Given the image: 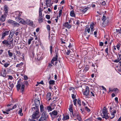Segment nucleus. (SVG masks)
Instances as JSON below:
<instances>
[{
	"mask_svg": "<svg viewBox=\"0 0 121 121\" xmlns=\"http://www.w3.org/2000/svg\"><path fill=\"white\" fill-rule=\"evenodd\" d=\"M85 109L89 112L90 111V110L86 106L85 107Z\"/></svg>",
	"mask_w": 121,
	"mask_h": 121,
	"instance_id": "54",
	"label": "nucleus"
},
{
	"mask_svg": "<svg viewBox=\"0 0 121 121\" xmlns=\"http://www.w3.org/2000/svg\"><path fill=\"white\" fill-rule=\"evenodd\" d=\"M89 68L90 67L89 65H86L83 70V72L84 73H85L88 70Z\"/></svg>",
	"mask_w": 121,
	"mask_h": 121,
	"instance_id": "14",
	"label": "nucleus"
},
{
	"mask_svg": "<svg viewBox=\"0 0 121 121\" xmlns=\"http://www.w3.org/2000/svg\"><path fill=\"white\" fill-rule=\"evenodd\" d=\"M63 25L64 26L69 29H70L71 27V25L70 24H69L68 22H65Z\"/></svg>",
	"mask_w": 121,
	"mask_h": 121,
	"instance_id": "11",
	"label": "nucleus"
},
{
	"mask_svg": "<svg viewBox=\"0 0 121 121\" xmlns=\"http://www.w3.org/2000/svg\"><path fill=\"white\" fill-rule=\"evenodd\" d=\"M0 63L2 65H4V66L6 68L9 65V63H5L4 64L2 63V62L1 61H0Z\"/></svg>",
	"mask_w": 121,
	"mask_h": 121,
	"instance_id": "30",
	"label": "nucleus"
},
{
	"mask_svg": "<svg viewBox=\"0 0 121 121\" xmlns=\"http://www.w3.org/2000/svg\"><path fill=\"white\" fill-rule=\"evenodd\" d=\"M15 19L17 21L25 25L26 23V21L20 17H15Z\"/></svg>",
	"mask_w": 121,
	"mask_h": 121,
	"instance_id": "6",
	"label": "nucleus"
},
{
	"mask_svg": "<svg viewBox=\"0 0 121 121\" xmlns=\"http://www.w3.org/2000/svg\"><path fill=\"white\" fill-rule=\"evenodd\" d=\"M70 51L69 50V51H68L66 52V54L67 55H69V54L70 53Z\"/></svg>",
	"mask_w": 121,
	"mask_h": 121,
	"instance_id": "64",
	"label": "nucleus"
},
{
	"mask_svg": "<svg viewBox=\"0 0 121 121\" xmlns=\"http://www.w3.org/2000/svg\"><path fill=\"white\" fill-rule=\"evenodd\" d=\"M46 3V5H49L50 4L51 2L50 0H46L45 1Z\"/></svg>",
	"mask_w": 121,
	"mask_h": 121,
	"instance_id": "37",
	"label": "nucleus"
},
{
	"mask_svg": "<svg viewBox=\"0 0 121 121\" xmlns=\"http://www.w3.org/2000/svg\"><path fill=\"white\" fill-rule=\"evenodd\" d=\"M39 113L37 111L34 112L33 113L31 116V119H29L28 121H36L35 119L37 120L39 117Z\"/></svg>",
	"mask_w": 121,
	"mask_h": 121,
	"instance_id": "3",
	"label": "nucleus"
},
{
	"mask_svg": "<svg viewBox=\"0 0 121 121\" xmlns=\"http://www.w3.org/2000/svg\"><path fill=\"white\" fill-rule=\"evenodd\" d=\"M73 104H72L70 105L69 108V111L71 112H73V110L72 109V107L73 106Z\"/></svg>",
	"mask_w": 121,
	"mask_h": 121,
	"instance_id": "24",
	"label": "nucleus"
},
{
	"mask_svg": "<svg viewBox=\"0 0 121 121\" xmlns=\"http://www.w3.org/2000/svg\"><path fill=\"white\" fill-rule=\"evenodd\" d=\"M50 53L51 54H52V46H50Z\"/></svg>",
	"mask_w": 121,
	"mask_h": 121,
	"instance_id": "50",
	"label": "nucleus"
},
{
	"mask_svg": "<svg viewBox=\"0 0 121 121\" xmlns=\"http://www.w3.org/2000/svg\"><path fill=\"white\" fill-rule=\"evenodd\" d=\"M8 7L6 5H5L4 7V10L5 11V12L4 13H5V15H6V14H7L8 12Z\"/></svg>",
	"mask_w": 121,
	"mask_h": 121,
	"instance_id": "16",
	"label": "nucleus"
},
{
	"mask_svg": "<svg viewBox=\"0 0 121 121\" xmlns=\"http://www.w3.org/2000/svg\"><path fill=\"white\" fill-rule=\"evenodd\" d=\"M9 41L7 40H4V41L2 42L3 44L9 45V44H10V43H9Z\"/></svg>",
	"mask_w": 121,
	"mask_h": 121,
	"instance_id": "23",
	"label": "nucleus"
},
{
	"mask_svg": "<svg viewBox=\"0 0 121 121\" xmlns=\"http://www.w3.org/2000/svg\"><path fill=\"white\" fill-rule=\"evenodd\" d=\"M51 106H49L47 107V109L49 111H51L52 109H54V108L52 109V108L51 107Z\"/></svg>",
	"mask_w": 121,
	"mask_h": 121,
	"instance_id": "32",
	"label": "nucleus"
},
{
	"mask_svg": "<svg viewBox=\"0 0 121 121\" xmlns=\"http://www.w3.org/2000/svg\"><path fill=\"white\" fill-rule=\"evenodd\" d=\"M8 55L9 57H11L13 56V53L10 52V50H9L8 51Z\"/></svg>",
	"mask_w": 121,
	"mask_h": 121,
	"instance_id": "40",
	"label": "nucleus"
},
{
	"mask_svg": "<svg viewBox=\"0 0 121 121\" xmlns=\"http://www.w3.org/2000/svg\"><path fill=\"white\" fill-rule=\"evenodd\" d=\"M17 107V105L16 104H15L13 106L12 108H9L8 109H6L5 110L7 112H8L10 111V110L15 108Z\"/></svg>",
	"mask_w": 121,
	"mask_h": 121,
	"instance_id": "13",
	"label": "nucleus"
},
{
	"mask_svg": "<svg viewBox=\"0 0 121 121\" xmlns=\"http://www.w3.org/2000/svg\"><path fill=\"white\" fill-rule=\"evenodd\" d=\"M105 52L107 55L108 54V48H107L105 49Z\"/></svg>",
	"mask_w": 121,
	"mask_h": 121,
	"instance_id": "57",
	"label": "nucleus"
},
{
	"mask_svg": "<svg viewBox=\"0 0 121 121\" xmlns=\"http://www.w3.org/2000/svg\"><path fill=\"white\" fill-rule=\"evenodd\" d=\"M116 113V111L115 110H114V111L112 112L111 113V115L112 116L110 117L111 119H112L114 117H115V114Z\"/></svg>",
	"mask_w": 121,
	"mask_h": 121,
	"instance_id": "20",
	"label": "nucleus"
},
{
	"mask_svg": "<svg viewBox=\"0 0 121 121\" xmlns=\"http://www.w3.org/2000/svg\"><path fill=\"white\" fill-rule=\"evenodd\" d=\"M102 88L105 91H106V88L103 86H101Z\"/></svg>",
	"mask_w": 121,
	"mask_h": 121,
	"instance_id": "63",
	"label": "nucleus"
},
{
	"mask_svg": "<svg viewBox=\"0 0 121 121\" xmlns=\"http://www.w3.org/2000/svg\"><path fill=\"white\" fill-rule=\"evenodd\" d=\"M14 21L12 20L9 19L8 20L7 22L8 23L13 25V23L14 22Z\"/></svg>",
	"mask_w": 121,
	"mask_h": 121,
	"instance_id": "36",
	"label": "nucleus"
},
{
	"mask_svg": "<svg viewBox=\"0 0 121 121\" xmlns=\"http://www.w3.org/2000/svg\"><path fill=\"white\" fill-rule=\"evenodd\" d=\"M89 88L88 86H86L85 90H83L82 91L84 95L87 96L89 94Z\"/></svg>",
	"mask_w": 121,
	"mask_h": 121,
	"instance_id": "5",
	"label": "nucleus"
},
{
	"mask_svg": "<svg viewBox=\"0 0 121 121\" xmlns=\"http://www.w3.org/2000/svg\"><path fill=\"white\" fill-rule=\"evenodd\" d=\"M46 17L47 19H49L50 18V16L49 15H46Z\"/></svg>",
	"mask_w": 121,
	"mask_h": 121,
	"instance_id": "58",
	"label": "nucleus"
},
{
	"mask_svg": "<svg viewBox=\"0 0 121 121\" xmlns=\"http://www.w3.org/2000/svg\"><path fill=\"white\" fill-rule=\"evenodd\" d=\"M26 23L30 26L33 27V23L31 20L27 19L26 20Z\"/></svg>",
	"mask_w": 121,
	"mask_h": 121,
	"instance_id": "8",
	"label": "nucleus"
},
{
	"mask_svg": "<svg viewBox=\"0 0 121 121\" xmlns=\"http://www.w3.org/2000/svg\"><path fill=\"white\" fill-rule=\"evenodd\" d=\"M40 103V100L37 99H35V107H32V109L34 112H37L39 113V107Z\"/></svg>",
	"mask_w": 121,
	"mask_h": 121,
	"instance_id": "2",
	"label": "nucleus"
},
{
	"mask_svg": "<svg viewBox=\"0 0 121 121\" xmlns=\"http://www.w3.org/2000/svg\"><path fill=\"white\" fill-rule=\"evenodd\" d=\"M10 30H9L7 31H5L4 32L3 31L2 33V36L1 38V39H4V37L6 35H8L9 34Z\"/></svg>",
	"mask_w": 121,
	"mask_h": 121,
	"instance_id": "7",
	"label": "nucleus"
},
{
	"mask_svg": "<svg viewBox=\"0 0 121 121\" xmlns=\"http://www.w3.org/2000/svg\"><path fill=\"white\" fill-rule=\"evenodd\" d=\"M108 114L109 113L103 114V117H102V118H105L106 120L108 119L109 117Z\"/></svg>",
	"mask_w": 121,
	"mask_h": 121,
	"instance_id": "21",
	"label": "nucleus"
},
{
	"mask_svg": "<svg viewBox=\"0 0 121 121\" xmlns=\"http://www.w3.org/2000/svg\"><path fill=\"white\" fill-rule=\"evenodd\" d=\"M49 114L52 117L54 118V116L57 114V112L56 111L54 110L52 112H50Z\"/></svg>",
	"mask_w": 121,
	"mask_h": 121,
	"instance_id": "10",
	"label": "nucleus"
},
{
	"mask_svg": "<svg viewBox=\"0 0 121 121\" xmlns=\"http://www.w3.org/2000/svg\"><path fill=\"white\" fill-rule=\"evenodd\" d=\"M7 16V14H6V15H5V13H4V14L2 15L0 17V20L2 22H4V21L5 20V17Z\"/></svg>",
	"mask_w": 121,
	"mask_h": 121,
	"instance_id": "12",
	"label": "nucleus"
},
{
	"mask_svg": "<svg viewBox=\"0 0 121 121\" xmlns=\"http://www.w3.org/2000/svg\"><path fill=\"white\" fill-rule=\"evenodd\" d=\"M55 81L53 80H51L49 81V83L50 84H53L55 83Z\"/></svg>",
	"mask_w": 121,
	"mask_h": 121,
	"instance_id": "44",
	"label": "nucleus"
},
{
	"mask_svg": "<svg viewBox=\"0 0 121 121\" xmlns=\"http://www.w3.org/2000/svg\"><path fill=\"white\" fill-rule=\"evenodd\" d=\"M109 21L108 18L106 19V20H105L103 22L102 25L104 27L106 26H107L109 24Z\"/></svg>",
	"mask_w": 121,
	"mask_h": 121,
	"instance_id": "9",
	"label": "nucleus"
},
{
	"mask_svg": "<svg viewBox=\"0 0 121 121\" xmlns=\"http://www.w3.org/2000/svg\"><path fill=\"white\" fill-rule=\"evenodd\" d=\"M69 118V117L68 115H66L65 116H64L63 117V120L65 119L67 120Z\"/></svg>",
	"mask_w": 121,
	"mask_h": 121,
	"instance_id": "42",
	"label": "nucleus"
},
{
	"mask_svg": "<svg viewBox=\"0 0 121 121\" xmlns=\"http://www.w3.org/2000/svg\"><path fill=\"white\" fill-rule=\"evenodd\" d=\"M90 28L88 27H86L85 30V31L86 32H87L88 33H89L90 31Z\"/></svg>",
	"mask_w": 121,
	"mask_h": 121,
	"instance_id": "33",
	"label": "nucleus"
},
{
	"mask_svg": "<svg viewBox=\"0 0 121 121\" xmlns=\"http://www.w3.org/2000/svg\"><path fill=\"white\" fill-rule=\"evenodd\" d=\"M21 79H20L18 81L16 87L18 91L20 89L21 92H22L25 88V85L27 86L28 85V83L27 81H26L24 82V84H23L21 81Z\"/></svg>",
	"mask_w": 121,
	"mask_h": 121,
	"instance_id": "1",
	"label": "nucleus"
},
{
	"mask_svg": "<svg viewBox=\"0 0 121 121\" xmlns=\"http://www.w3.org/2000/svg\"><path fill=\"white\" fill-rule=\"evenodd\" d=\"M95 92H94L93 91H92L91 92V93H90V95H91V96H95Z\"/></svg>",
	"mask_w": 121,
	"mask_h": 121,
	"instance_id": "51",
	"label": "nucleus"
},
{
	"mask_svg": "<svg viewBox=\"0 0 121 121\" xmlns=\"http://www.w3.org/2000/svg\"><path fill=\"white\" fill-rule=\"evenodd\" d=\"M8 80H12L13 79L12 76L8 75Z\"/></svg>",
	"mask_w": 121,
	"mask_h": 121,
	"instance_id": "47",
	"label": "nucleus"
},
{
	"mask_svg": "<svg viewBox=\"0 0 121 121\" xmlns=\"http://www.w3.org/2000/svg\"><path fill=\"white\" fill-rule=\"evenodd\" d=\"M51 94L50 92H48L47 93L46 95V99L48 100L49 101L51 99Z\"/></svg>",
	"mask_w": 121,
	"mask_h": 121,
	"instance_id": "17",
	"label": "nucleus"
},
{
	"mask_svg": "<svg viewBox=\"0 0 121 121\" xmlns=\"http://www.w3.org/2000/svg\"><path fill=\"white\" fill-rule=\"evenodd\" d=\"M76 117H77V119L78 120V121H82V118L79 114H78V115Z\"/></svg>",
	"mask_w": 121,
	"mask_h": 121,
	"instance_id": "35",
	"label": "nucleus"
},
{
	"mask_svg": "<svg viewBox=\"0 0 121 121\" xmlns=\"http://www.w3.org/2000/svg\"><path fill=\"white\" fill-rule=\"evenodd\" d=\"M47 29L49 30V32L50 30V26L49 25H48L47 26Z\"/></svg>",
	"mask_w": 121,
	"mask_h": 121,
	"instance_id": "59",
	"label": "nucleus"
},
{
	"mask_svg": "<svg viewBox=\"0 0 121 121\" xmlns=\"http://www.w3.org/2000/svg\"><path fill=\"white\" fill-rule=\"evenodd\" d=\"M70 15L72 17H75V14L74 13V11L72 10L70 12Z\"/></svg>",
	"mask_w": 121,
	"mask_h": 121,
	"instance_id": "27",
	"label": "nucleus"
},
{
	"mask_svg": "<svg viewBox=\"0 0 121 121\" xmlns=\"http://www.w3.org/2000/svg\"><path fill=\"white\" fill-rule=\"evenodd\" d=\"M14 33V32L12 30H11L10 31L9 35H11L12 36H13Z\"/></svg>",
	"mask_w": 121,
	"mask_h": 121,
	"instance_id": "48",
	"label": "nucleus"
},
{
	"mask_svg": "<svg viewBox=\"0 0 121 121\" xmlns=\"http://www.w3.org/2000/svg\"><path fill=\"white\" fill-rule=\"evenodd\" d=\"M108 113V111L106 109H104L103 110V114H106Z\"/></svg>",
	"mask_w": 121,
	"mask_h": 121,
	"instance_id": "39",
	"label": "nucleus"
},
{
	"mask_svg": "<svg viewBox=\"0 0 121 121\" xmlns=\"http://www.w3.org/2000/svg\"><path fill=\"white\" fill-rule=\"evenodd\" d=\"M116 32L117 33H121V30L120 29H116Z\"/></svg>",
	"mask_w": 121,
	"mask_h": 121,
	"instance_id": "55",
	"label": "nucleus"
},
{
	"mask_svg": "<svg viewBox=\"0 0 121 121\" xmlns=\"http://www.w3.org/2000/svg\"><path fill=\"white\" fill-rule=\"evenodd\" d=\"M120 60H119V58H118L117 59H116L114 61V62H115L117 63Z\"/></svg>",
	"mask_w": 121,
	"mask_h": 121,
	"instance_id": "60",
	"label": "nucleus"
},
{
	"mask_svg": "<svg viewBox=\"0 0 121 121\" xmlns=\"http://www.w3.org/2000/svg\"><path fill=\"white\" fill-rule=\"evenodd\" d=\"M33 39V37H30V39H28V44L30 45L31 43V42Z\"/></svg>",
	"mask_w": 121,
	"mask_h": 121,
	"instance_id": "43",
	"label": "nucleus"
},
{
	"mask_svg": "<svg viewBox=\"0 0 121 121\" xmlns=\"http://www.w3.org/2000/svg\"><path fill=\"white\" fill-rule=\"evenodd\" d=\"M59 17H60L61 16L62 13V10L60 9L59 11Z\"/></svg>",
	"mask_w": 121,
	"mask_h": 121,
	"instance_id": "53",
	"label": "nucleus"
},
{
	"mask_svg": "<svg viewBox=\"0 0 121 121\" xmlns=\"http://www.w3.org/2000/svg\"><path fill=\"white\" fill-rule=\"evenodd\" d=\"M112 91H115L117 93H118L119 92V90L117 88L114 89L112 90Z\"/></svg>",
	"mask_w": 121,
	"mask_h": 121,
	"instance_id": "41",
	"label": "nucleus"
},
{
	"mask_svg": "<svg viewBox=\"0 0 121 121\" xmlns=\"http://www.w3.org/2000/svg\"><path fill=\"white\" fill-rule=\"evenodd\" d=\"M77 104L79 106H81V101L80 99H78L77 102Z\"/></svg>",
	"mask_w": 121,
	"mask_h": 121,
	"instance_id": "46",
	"label": "nucleus"
},
{
	"mask_svg": "<svg viewBox=\"0 0 121 121\" xmlns=\"http://www.w3.org/2000/svg\"><path fill=\"white\" fill-rule=\"evenodd\" d=\"M13 37V36L9 35V38L7 39L9 41V42H10V43H13V38H12Z\"/></svg>",
	"mask_w": 121,
	"mask_h": 121,
	"instance_id": "15",
	"label": "nucleus"
},
{
	"mask_svg": "<svg viewBox=\"0 0 121 121\" xmlns=\"http://www.w3.org/2000/svg\"><path fill=\"white\" fill-rule=\"evenodd\" d=\"M22 13V12H19V11H17L16 12V13L15 14V15H16V17H20V16L21 14Z\"/></svg>",
	"mask_w": 121,
	"mask_h": 121,
	"instance_id": "18",
	"label": "nucleus"
},
{
	"mask_svg": "<svg viewBox=\"0 0 121 121\" xmlns=\"http://www.w3.org/2000/svg\"><path fill=\"white\" fill-rule=\"evenodd\" d=\"M89 8V7H87L85 8H83L82 11L84 13Z\"/></svg>",
	"mask_w": 121,
	"mask_h": 121,
	"instance_id": "38",
	"label": "nucleus"
},
{
	"mask_svg": "<svg viewBox=\"0 0 121 121\" xmlns=\"http://www.w3.org/2000/svg\"><path fill=\"white\" fill-rule=\"evenodd\" d=\"M51 35L52 36L51 39H52V41H53V40H54V38L55 37L54 35V34H51Z\"/></svg>",
	"mask_w": 121,
	"mask_h": 121,
	"instance_id": "56",
	"label": "nucleus"
},
{
	"mask_svg": "<svg viewBox=\"0 0 121 121\" xmlns=\"http://www.w3.org/2000/svg\"><path fill=\"white\" fill-rule=\"evenodd\" d=\"M77 101V99H75L73 101L74 104L75 106H76V105Z\"/></svg>",
	"mask_w": 121,
	"mask_h": 121,
	"instance_id": "52",
	"label": "nucleus"
},
{
	"mask_svg": "<svg viewBox=\"0 0 121 121\" xmlns=\"http://www.w3.org/2000/svg\"><path fill=\"white\" fill-rule=\"evenodd\" d=\"M120 45L118 44L117 45L116 47L118 50H119L120 49Z\"/></svg>",
	"mask_w": 121,
	"mask_h": 121,
	"instance_id": "62",
	"label": "nucleus"
},
{
	"mask_svg": "<svg viewBox=\"0 0 121 121\" xmlns=\"http://www.w3.org/2000/svg\"><path fill=\"white\" fill-rule=\"evenodd\" d=\"M9 86L11 88H12L13 87V84H11L9 82Z\"/></svg>",
	"mask_w": 121,
	"mask_h": 121,
	"instance_id": "61",
	"label": "nucleus"
},
{
	"mask_svg": "<svg viewBox=\"0 0 121 121\" xmlns=\"http://www.w3.org/2000/svg\"><path fill=\"white\" fill-rule=\"evenodd\" d=\"M40 110L41 112H42L44 111V107L43 105H41L40 106Z\"/></svg>",
	"mask_w": 121,
	"mask_h": 121,
	"instance_id": "34",
	"label": "nucleus"
},
{
	"mask_svg": "<svg viewBox=\"0 0 121 121\" xmlns=\"http://www.w3.org/2000/svg\"><path fill=\"white\" fill-rule=\"evenodd\" d=\"M108 18H106V17L104 15H103V17L102 18V20L104 21L106 20V19Z\"/></svg>",
	"mask_w": 121,
	"mask_h": 121,
	"instance_id": "45",
	"label": "nucleus"
},
{
	"mask_svg": "<svg viewBox=\"0 0 121 121\" xmlns=\"http://www.w3.org/2000/svg\"><path fill=\"white\" fill-rule=\"evenodd\" d=\"M94 23H92L90 25V27L91 29H93L94 28Z\"/></svg>",
	"mask_w": 121,
	"mask_h": 121,
	"instance_id": "49",
	"label": "nucleus"
},
{
	"mask_svg": "<svg viewBox=\"0 0 121 121\" xmlns=\"http://www.w3.org/2000/svg\"><path fill=\"white\" fill-rule=\"evenodd\" d=\"M46 112L45 111H44L42 113L41 117L40 118L39 121H46Z\"/></svg>",
	"mask_w": 121,
	"mask_h": 121,
	"instance_id": "4",
	"label": "nucleus"
},
{
	"mask_svg": "<svg viewBox=\"0 0 121 121\" xmlns=\"http://www.w3.org/2000/svg\"><path fill=\"white\" fill-rule=\"evenodd\" d=\"M6 70H4L3 73H1V75L3 77H5L6 76Z\"/></svg>",
	"mask_w": 121,
	"mask_h": 121,
	"instance_id": "31",
	"label": "nucleus"
},
{
	"mask_svg": "<svg viewBox=\"0 0 121 121\" xmlns=\"http://www.w3.org/2000/svg\"><path fill=\"white\" fill-rule=\"evenodd\" d=\"M23 64L22 62H21L20 64H18L16 65V67H19L20 68H21L22 67Z\"/></svg>",
	"mask_w": 121,
	"mask_h": 121,
	"instance_id": "28",
	"label": "nucleus"
},
{
	"mask_svg": "<svg viewBox=\"0 0 121 121\" xmlns=\"http://www.w3.org/2000/svg\"><path fill=\"white\" fill-rule=\"evenodd\" d=\"M72 114L73 117H76L78 115V114H79L78 112H75V113H73V112H72Z\"/></svg>",
	"mask_w": 121,
	"mask_h": 121,
	"instance_id": "29",
	"label": "nucleus"
},
{
	"mask_svg": "<svg viewBox=\"0 0 121 121\" xmlns=\"http://www.w3.org/2000/svg\"><path fill=\"white\" fill-rule=\"evenodd\" d=\"M12 25L15 27H18L20 25L19 23L15 21H14V22L13 23Z\"/></svg>",
	"mask_w": 121,
	"mask_h": 121,
	"instance_id": "26",
	"label": "nucleus"
},
{
	"mask_svg": "<svg viewBox=\"0 0 121 121\" xmlns=\"http://www.w3.org/2000/svg\"><path fill=\"white\" fill-rule=\"evenodd\" d=\"M57 56H55V57H53L52 59L51 62L52 64H53L54 65V62L55 61H56L57 59Z\"/></svg>",
	"mask_w": 121,
	"mask_h": 121,
	"instance_id": "19",
	"label": "nucleus"
},
{
	"mask_svg": "<svg viewBox=\"0 0 121 121\" xmlns=\"http://www.w3.org/2000/svg\"><path fill=\"white\" fill-rule=\"evenodd\" d=\"M43 20V16H39V18L38 19V21L39 23H41L42 22Z\"/></svg>",
	"mask_w": 121,
	"mask_h": 121,
	"instance_id": "22",
	"label": "nucleus"
},
{
	"mask_svg": "<svg viewBox=\"0 0 121 121\" xmlns=\"http://www.w3.org/2000/svg\"><path fill=\"white\" fill-rule=\"evenodd\" d=\"M43 11V9H42L41 7L39 8V16H42V12Z\"/></svg>",
	"mask_w": 121,
	"mask_h": 121,
	"instance_id": "25",
	"label": "nucleus"
}]
</instances>
